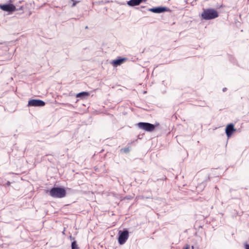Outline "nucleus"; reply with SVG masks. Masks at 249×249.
Wrapping results in <instances>:
<instances>
[{
    "label": "nucleus",
    "instance_id": "obj_1",
    "mask_svg": "<svg viewBox=\"0 0 249 249\" xmlns=\"http://www.w3.org/2000/svg\"><path fill=\"white\" fill-rule=\"evenodd\" d=\"M50 195L54 198L64 197L66 194V190L62 188L53 187L49 192Z\"/></svg>",
    "mask_w": 249,
    "mask_h": 249
},
{
    "label": "nucleus",
    "instance_id": "obj_2",
    "mask_svg": "<svg viewBox=\"0 0 249 249\" xmlns=\"http://www.w3.org/2000/svg\"><path fill=\"white\" fill-rule=\"evenodd\" d=\"M218 16L217 11L212 9L205 10L201 14L202 18L206 20L214 18Z\"/></svg>",
    "mask_w": 249,
    "mask_h": 249
},
{
    "label": "nucleus",
    "instance_id": "obj_3",
    "mask_svg": "<svg viewBox=\"0 0 249 249\" xmlns=\"http://www.w3.org/2000/svg\"><path fill=\"white\" fill-rule=\"evenodd\" d=\"M139 128L148 132H151L155 129V125L148 123H139L138 124Z\"/></svg>",
    "mask_w": 249,
    "mask_h": 249
},
{
    "label": "nucleus",
    "instance_id": "obj_4",
    "mask_svg": "<svg viewBox=\"0 0 249 249\" xmlns=\"http://www.w3.org/2000/svg\"><path fill=\"white\" fill-rule=\"evenodd\" d=\"M128 238V231L126 230L121 232L119 238L118 242L120 245L124 244Z\"/></svg>",
    "mask_w": 249,
    "mask_h": 249
},
{
    "label": "nucleus",
    "instance_id": "obj_5",
    "mask_svg": "<svg viewBox=\"0 0 249 249\" xmlns=\"http://www.w3.org/2000/svg\"><path fill=\"white\" fill-rule=\"evenodd\" d=\"M45 105L44 101L39 99H32L28 102V106L33 107H43Z\"/></svg>",
    "mask_w": 249,
    "mask_h": 249
},
{
    "label": "nucleus",
    "instance_id": "obj_6",
    "mask_svg": "<svg viewBox=\"0 0 249 249\" xmlns=\"http://www.w3.org/2000/svg\"><path fill=\"white\" fill-rule=\"evenodd\" d=\"M0 8L7 12H13L17 10L15 6L12 4L0 5Z\"/></svg>",
    "mask_w": 249,
    "mask_h": 249
},
{
    "label": "nucleus",
    "instance_id": "obj_7",
    "mask_svg": "<svg viewBox=\"0 0 249 249\" xmlns=\"http://www.w3.org/2000/svg\"><path fill=\"white\" fill-rule=\"evenodd\" d=\"M235 131V129H234V125L232 124H230L227 126L226 128V133L228 137H230L233 132Z\"/></svg>",
    "mask_w": 249,
    "mask_h": 249
},
{
    "label": "nucleus",
    "instance_id": "obj_8",
    "mask_svg": "<svg viewBox=\"0 0 249 249\" xmlns=\"http://www.w3.org/2000/svg\"><path fill=\"white\" fill-rule=\"evenodd\" d=\"M167 8L164 7H158L155 8H152L149 9V11L155 13H161L163 12L166 11Z\"/></svg>",
    "mask_w": 249,
    "mask_h": 249
},
{
    "label": "nucleus",
    "instance_id": "obj_9",
    "mask_svg": "<svg viewBox=\"0 0 249 249\" xmlns=\"http://www.w3.org/2000/svg\"><path fill=\"white\" fill-rule=\"evenodd\" d=\"M142 1V0H130L127 1V4L131 6H134L139 5Z\"/></svg>",
    "mask_w": 249,
    "mask_h": 249
},
{
    "label": "nucleus",
    "instance_id": "obj_10",
    "mask_svg": "<svg viewBox=\"0 0 249 249\" xmlns=\"http://www.w3.org/2000/svg\"><path fill=\"white\" fill-rule=\"evenodd\" d=\"M126 59V58H122L114 60H113L112 63L114 65V66H117L124 62Z\"/></svg>",
    "mask_w": 249,
    "mask_h": 249
},
{
    "label": "nucleus",
    "instance_id": "obj_11",
    "mask_svg": "<svg viewBox=\"0 0 249 249\" xmlns=\"http://www.w3.org/2000/svg\"><path fill=\"white\" fill-rule=\"evenodd\" d=\"M88 95H89V92L83 91V92H80V93H78L76 95V97H79V98H82V97H85V96H87Z\"/></svg>",
    "mask_w": 249,
    "mask_h": 249
},
{
    "label": "nucleus",
    "instance_id": "obj_12",
    "mask_svg": "<svg viewBox=\"0 0 249 249\" xmlns=\"http://www.w3.org/2000/svg\"><path fill=\"white\" fill-rule=\"evenodd\" d=\"M71 249H78V246L75 241H73L72 242Z\"/></svg>",
    "mask_w": 249,
    "mask_h": 249
},
{
    "label": "nucleus",
    "instance_id": "obj_13",
    "mask_svg": "<svg viewBox=\"0 0 249 249\" xmlns=\"http://www.w3.org/2000/svg\"><path fill=\"white\" fill-rule=\"evenodd\" d=\"M71 1H73V3L72 4V7H74L76 5V4L78 2V1H74V0H71Z\"/></svg>",
    "mask_w": 249,
    "mask_h": 249
},
{
    "label": "nucleus",
    "instance_id": "obj_14",
    "mask_svg": "<svg viewBox=\"0 0 249 249\" xmlns=\"http://www.w3.org/2000/svg\"><path fill=\"white\" fill-rule=\"evenodd\" d=\"M245 248L246 249H249V244H246L245 245Z\"/></svg>",
    "mask_w": 249,
    "mask_h": 249
},
{
    "label": "nucleus",
    "instance_id": "obj_15",
    "mask_svg": "<svg viewBox=\"0 0 249 249\" xmlns=\"http://www.w3.org/2000/svg\"><path fill=\"white\" fill-rule=\"evenodd\" d=\"M124 152H127L129 151V149L128 148H125V149H124Z\"/></svg>",
    "mask_w": 249,
    "mask_h": 249
},
{
    "label": "nucleus",
    "instance_id": "obj_16",
    "mask_svg": "<svg viewBox=\"0 0 249 249\" xmlns=\"http://www.w3.org/2000/svg\"><path fill=\"white\" fill-rule=\"evenodd\" d=\"M189 248H190V246L189 245H187L186 248H184V249H189Z\"/></svg>",
    "mask_w": 249,
    "mask_h": 249
},
{
    "label": "nucleus",
    "instance_id": "obj_17",
    "mask_svg": "<svg viewBox=\"0 0 249 249\" xmlns=\"http://www.w3.org/2000/svg\"><path fill=\"white\" fill-rule=\"evenodd\" d=\"M226 90V88H224V89H223V91H225Z\"/></svg>",
    "mask_w": 249,
    "mask_h": 249
},
{
    "label": "nucleus",
    "instance_id": "obj_18",
    "mask_svg": "<svg viewBox=\"0 0 249 249\" xmlns=\"http://www.w3.org/2000/svg\"><path fill=\"white\" fill-rule=\"evenodd\" d=\"M10 2H14V0H10Z\"/></svg>",
    "mask_w": 249,
    "mask_h": 249
},
{
    "label": "nucleus",
    "instance_id": "obj_19",
    "mask_svg": "<svg viewBox=\"0 0 249 249\" xmlns=\"http://www.w3.org/2000/svg\"><path fill=\"white\" fill-rule=\"evenodd\" d=\"M192 249H194V246H192Z\"/></svg>",
    "mask_w": 249,
    "mask_h": 249
},
{
    "label": "nucleus",
    "instance_id": "obj_20",
    "mask_svg": "<svg viewBox=\"0 0 249 249\" xmlns=\"http://www.w3.org/2000/svg\"><path fill=\"white\" fill-rule=\"evenodd\" d=\"M64 231H65V230H64V231L62 232L63 234H64Z\"/></svg>",
    "mask_w": 249,
    "mask_h": 249
},
{
    "label": "nucleus",
    "instance_id": "obj_21",
    "mask_svg": "<svg viewBox=\"0 0 249 249\" xmlns=\"http://www.w3.org/2000/svg\"><path fill=\"white\" fill-rule=\"evenodd\" d=\"M145 0H142V1H145Z\"/></svg>",
    "mask_w": 249,
    "mask_h": 249
}]
</instances>
